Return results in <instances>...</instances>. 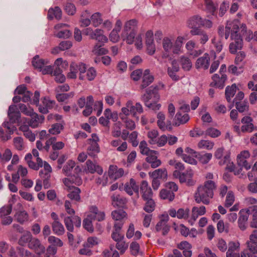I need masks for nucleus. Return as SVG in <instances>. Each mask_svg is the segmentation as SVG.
I'll list each match as a JSON object with an SVG mask.
<instances>
[{
	"instance_id": "obj_38",
	"label": "nucleus",
	"mask_w": 257,
	"mask_h": 257,
	"mask_svg": "<svg viewBox=\"0 0 257 257\" xmlns=\"http://www.w3.org/2000/svg\"><path fill=\"white\" fill-rule=\"evenodd\" d=\"M249 213H253L252 219L250 222V226L252 228H257V205H253L248 209Z\"/></svg>"
},
{
	"instance_id": "obj_17",
	"label": "nucleus",
	"mask_w": 257,
	"mask_h": 257,
	"mask_svg": "<svg viewBox=\"0 0 257 257\" xmlns=\"http://www.w3.org/2000/svg\"><path fill=\"white\" fill-rule=\"evenodd\" d=\"M239 216L238 219V225L240 230L243 231L246 229V222L249 214L248 209H242L239 211Z\"/></svg>"
},
{
	"instance_id": "obj_59",
	"label": "nucleus",
	"mask_w": 257,
	"mask_h": 257,
	"mask_svg": "<svg viewBox=\"0 0 257 257\" xmlns=\"http://www.w3.org/2000/svg\"><path fill=\"white\" fill-rule=\"evenodd\" d=\"M48 241L52 246L62 247L63 245V241L59 238L54 236H50L48 237Z\"/></svg>"
},
{
	"instance_id": "obj_36",
	"label": "nucleus",
	"mask_w": 257,
	"mask_h": 257,
	"mask_svg": "<svg viewBox=\"0 0 257 257\" xmlns=\"http://www.w3.org/2000/svg\"><path fill=\"white\" fill-rule=\"evenodd\" d=\"M54 17L57 20L62 18V11L58 7H55L54 9L51 8L48 11V18L52 19Z\"/></svg>"
},
{
	"instance_id": "obj_12",
	"label": "nucleus",
	"mask_w": 257,
	"mask_h": 257,
	"mask_svg": "<svg viewBox=\"0 0 257 257\" xmlns=\"http://www.w3.org/2000/svg\"><path fill=\"white\" fill-rule=\"evenodd\" d=\"M140 193L144 200H147L153 197V191L147 181L144 180L140 185Z\"/></svg>"
},
{
	"instance_id": "obj_2",
	"label": "nucleus",
	"mask_w": 257,
	"mask_h": 257,
	"mask_svg": "<svg viewBox=\"0 0 257 257\" xmlns=\"http://www.w3.org/2000/svg\"><path fill=\"white\" fill-rule=\"evenodd\" d=\"M164 87V84L152 86L146 90V93L142 96L141 99L147 107L153 110L160 109L161 104L157 103L160 99L158 91L161 88H163Z\"/></svg>"
},
{
	"instance_id": "obj_13",
	"label": "nucleus",
	"mask_w": 257,
	"mask_h": 257,
	"mask_svg": "<svg viewBox=\"0 0 257 257\" xmlns=\"http://www.w3.org/2000/svg\"><path fill=\"white\" fill-rule=\"evenodd\" d=\"M202 18L199 15H194L189 18L187 21V25L188 28L191 29V34L196 29H201Z\"/></svg>"
},
{
	"instance_id": "obj_9",
	"label": "nucleus",
	"mask_w": 257,
	"mask_h": 257,
	"mask_svg": "<svg viewBox=\"0 0 257 257\" xmlns=\"http://www.w3.org/2000/svg\"><path fill=\"white\" fill-rule=\"evenodd\" d=\"M168 215H163L160 220L156 225V231L159 232L162 231V235L164 236L167 234L170 229V226L168 224Z\"/></svg>"
},
{
	"instance_id": "obj_20",
	"label": "nucleus",
	"mask_w": 257,
	"mask_h": 257,
	"mask_svg": "<svg viewBox=\"0 0 257 257\" xmlns=\"http://www.w3.org/2000/svg\"><path fill=\"white\" fill-rule=\"evenodd\" d=\"M190 34L192 36H197V40L202 45H204L209 40L207 32L202 29H196Z\"/></svg>"
},
{
	"instance_id": "obj_18",
	"label": "nucleus",
	"mask_w": 257,
	"mask_h": 257,
	"mask_svg": "<svg viewBox=\"0 0 257 257\" xmlns=\"http://www.w3.org/2000/svg\"><path fill=\"white\" fill-rule=\"evenodd\" d=\"M250 156L248 151H243L240 152L237 156V164L239 166L244 167L246 170L250 168V165L247 163L246 159Z\"/></svg>"
},
{
	"instance_id": "obj_62",
	"label": "nucleus",
	"mask_w": 257,
	"mask_h": 257,
	"mask_svg": "<svg viewBox=\"0 0 257 257\" xmlns=\"http://www.w3.org/2000/svg\"><path fill=\"white\" fill-rule=\"evenodd\" d=\"M140 153L143 155H147L154 150H151L148 147L147 142L145 141H142L140 142L139 145Z\"/></svg>"
},
{
	"instance_id": "obj_24",
	"label": "nucleus",
	"mask_w": 257,
	"mask_h": 257,
	"mask_svg": "<svg viewBox=\"0 0 257 257\" xmlns=\"http://www.w3.org/2000/svg\"><path fill=\"white\" fill-rule=\"evenodd\" d=\"M86 168L85 169L86 172L93 174L95 172L101 175L103 173L102 168L99 165L94 164L91 160H88L86 162Z\"/></svg>"
},
{
	"instance_id": "obj_41",
	"label": "nucleus",
	"mask_w": 257,
	"mask_h": 257,
	"mask_svg": "<svg viewBox=\"0 0 257 257\" xmlns=\"http://www.w3.org/2000/svg\"><path fill=\"white\" fill-rule=\"evenodd\" d=\"M91 216L87 215L83 220V226L88 232H93L94 231V227L92 224V221L94 220L92 219Z\"/></svg>"
},
{
	"instance_id": "obj_52",
	"label": "nucleus",
	"mask_w": 257,
	"mask_h": 257,
	"mask_svg": "<svg viewBox=\"0 0 257 257\" xmlns=\"http://www.w3.org/2000/svg\"><path fill=\"white\" fill-rule=\"evenodd\" d=\"M168 164L172 166H174L175 170H178L179 172H181L185 170V166L184 164L176 160L175 159H171L169 161Z\"/></svg>"
},
{
	"instance_id": "obj_42",
	"label": "nucleus",
	"mask_w": 257,
	"mask_h": 257,
	"mask_svg": "<svg viewBox=\"0 0 257 257\" xmlns=\"http://www.w3.org/2000/svg\"><path fill=\"white\" fill-rule=\"evenodd\" d=\"M179 62L182 69L185 71H189L192 67V63L190 59L185 56L180 58Z\"/></svg>"
},
{
	"instance_id": "obj_50",
	"label": "nucleus",
	"mask_w": 257,
	"mask_h": 257,
	"mask_svg": "<svg viewBox=\"0 0 257 257\" xmlns=\"http://www.w3.org/2000/svg\"><path fill=\"white\" fill-rule=\"evenodd\" d=\"M235 104L236 109L239 112H243L249 110V105L246 101H236Z\"/></svg>"
},
{
	"instance_id": "obj_23",
	"label": "nucleus",
	"mask_w": 257,
	"mask_h": 257,
	"mask_svg": "<svg viewBox=\"0 0 257 257\" xmlns=\"http://www.w3.org/2000/svg\"><path fill=\"white\" fill-rule=\"evenodd\" d=\"M69 193L67 194V197L71 200L80 202L81 201L80 193L81 190L78 187L72 186L67 189Z\"/></svg>"
},
{
	"instance_id": "obj_7",
	"label": "nucleus",
	"mask_w": 257,
	"mask_h": 257,
	"mask_svg": "<svg viewBox=\"0 0 257 257\" xmlns=\"http://www.w3.org/2000/svg\"><path fill=\"white\" fill-rule=\"evenodd\" d=\"M253 119L249 116H243L241 119L242 125L241 126V131L242 133H251L257 131V126L253 123Z\"/></svg>"
},
{
	"instance_id": "obj_45",
	"label": "nucleus",
	"mask_w": 257,
	"mask_h": 257,
	"mask_svg": "<svg viewBox=\"0 0 257 257\" xmlns=\"http://www.w3.org/2000/svg\"><path fill=\"white\" fill-rule=\"evenodd\" d=\"M236 91V86L235 84L231 86H227L225 89V97L227 101L229 102L231 98L233 97Z\"/></svg>"
},
{
	"instance_id": "obj_61",
	"label": "nucleus",
	"mask_w": 257,
	"mask_h": 257,
	"mask_svg": "<svg viewBox=\"0 0 257 257\" xmlns=\"http://www.w3.org/2000/svg\"><path fill=\"white\" fill-rule=\"evenodd\" d=\"M205 135L211 138H217L221 135V132L215 128L209 127L205 132Z\"/></svg>"
},
{
	"instance_id": "obj_63",
	"label": "nucleus",
	"mask_w": 257,
	"mask_h": 257,
	"mask_svg": "<svg viewBox=\"0 0 257 257\" xmlns=\"http://www.w3.org/2000/svg\"><path fill=\"white\" fill-rule=\"evenodd\" d=\"M12 157V153L11 150L9 149H7L5 150L4 154L2 155L0 153V159L1 162L3 163L8 162L10 160Z\"/></svg>"
},
{
	"instance_id": "obj_46",
	"label": "nucleus",
	"mask_w": 257,
	"mask_h": 257,
	"mask_svg": "<svg viewBox=\"0 0 257 257\" xmlns=\"http://www.w3.org/2000/svg\"><path fill=\"white\" fill-rule=\"evenodd\" d=\"M101 44L96 43L93 47L92 52L95 55H103L107 54L108 50L102 47Z\"/></svg>"
},
{
	"instance_id": "obj_30",
	"label": "nucleus",
	"mask_w": 257,
	"mask_h": 257,
	"mask_svg": "<svg viewBox=\"0 0 257 257\" xmlns=\"http://www.w3.org/2000/svg\"><path fill=\"white\" fill-rule=\"evenodd\" d=\"M91 39L95 40L102 43H106L108 41L107 38L103 35V31L100 29H96L94 31Z\"/></svg>"
},
{
	"instance_id": "obj_35",
	"label": "nucleus",
	"mask_w": 257,
	"mask_h": 257,
	"mask_svg": "<svg viewBox=\"0 0 257 257\" xmlns=\"http://www.w3.org/2000/svg\"><path fill=\"white\" fill-rule=\"evenodd\" d=\"M51 226L53 232L57 235H62L65 233V228L60 221L52 222Z\"/></svg>"
},
{
	"instance_id": "obj_54",
	"label": "nucleus",
	"mask_w": 257,
	"mask_h": 257,
	"mask_svg": "<svg viewBox=\"0 0 257 257\" xmlns=\"http://www.w3.org/2000/svg\"><path fill=\"white\" fill-rule=\"evenodd\" d=\"M214 145V143L207 140H201L198 144V147L200 149H205L208 150H211Z\"/></svg>"
},
{
	"instance_id": "obj_26",
	"label": "nucleus",
	"mask_w": 257,
	"mask_h": 257,
	"mask_svg": "<svg viewBox=\"0 0 257 257\" xmlns=\"http://www.w3.org/2000/svg\"><path fill=\"white\" fill-rule=\"evenodd\" d=\"M246 53L244 51H239L236 53L234 64L238 66V69L242 71V68L245 64Z\"/></svg>"
},
{
	"instance_id": "obj_33",
	"label": "nucleus",
	"mask_w": 257,
	"mask_h": 257,
	"mask_svg": "<svg viewBox=\"0 0 257 257\" xmlns=\"http://www.w3.org/2000/svg\"><path fill=\"white\" fill-rule=\"evenodd\" d=\"M136 32L134 31H127L125 32V30H123L121 34V37L123 40H126L127 44H132L134 42Z\"/></svg>"
},
{
	"instance_id": "obj_14",
	"label": "nucleus",
	"mask_w": 257,
	"mask_h": 257,
	"mask_svg": "<svg viewBox=\"0 0 257 257\" xmlns=\"http://www.w3.org/2000/svg\"><path fill=\"white\" fill-rule=\"evenodd\" d=\"M210 57L208 53H205L203 56L199 57L195 63V67L197 69H202L207 70L210 65Z\"/></svg>"
},
{
	"instance_id": "obj_22",
	"label": "nucleus",
	"mask_w": 257,
	"mask_h": 257,
	"mask_svg": "<svg viewBox=\"0 0 257 257\" xmlns=\"http://www.w3.org/2000/svg\"><path fill=\"white\" fill-rule=\"evenodd\" d=\"M54 100H50L44 98L42 103L39 106L38 109L40 112L46 114L48 112V110L53 108L55 105Z\"/></svg>"
},
{
	"instance_id": "obj_56",
	"label": "nucleus",
	"mask_w": 257,
	"mask_h": 257,
	"mask_svg": "<svg viewBox=\"0 0 257 257\" xmlns=\"http://www.w3.org/2000/svg\"><path fill=\"white\" fill-rule=\"evenodd\" d=\"M98 243V239L95 236H90L88 237L87 241L84 242L83 246H87L88 248H92Z\"/></svg>"
},
{
	"instance_id": "obj_51",
	"label": "nucleus",
	"mask_w": 257,
	"mask_h": 257,
	"mask_svg": "<svg viewBox=\"0 0 257 257\" xmlns=\"http://www.w3.org/2000/svg\"><path fill=\"white\" fill-rule=\"evenodd\" d=\"M144 206V210L148 213L153 212L156 206L155 202L152 198L147 199Z\"/></svg>"
},
{
	"instance_id": "obj_25",
	"label": "nucleus",
	"mask_w": 257,
	"mask_h": 257,
	"mask_svg": "<svg viewBox=\"0 0 257 257\" xmlns=\"http://www.w3.org/2000/svg\"><path fill=\"white\" fill-rule=\"evenodd\" d=\"M29 116L31 118L29 120L28 123L30 126L34 128L37 127L39 124L41 123L44 119L43 115H38V114L34 112Z\"/></svg>"
},
{
	"instance_id": "obj_39",
	"label": "nucleus",
	"mask_w": 257,
	"mask_h": 257,
	"mask_svg": "<svg viewBox=\"0 0 257 257\" xmlns=\"http://www.w3.org/2000/svg\"><path fill=\"white\" fill-rule=\"evenodd\" d=\"M110 144L114 147H117L116 150L118 152H124L127 149V144L126 142H122L120 140H113L111 142Z\"/></svg>"
},
{
	"instance_id": "obj_55",
	"label": "nucleus",
	"mask_w": 257,
	"mask_h": 257,
	"mask_svg": "<svg viewBox=\"0 0 257 257\" xmlns=\"http://www.w3.org/2000/svg\"><path fill=\"white\" fill-rule=\"evenodd\" d=\"M13 143L15 148L19 151H22L25 148L23 139L22 137H18L14 138L13 139Z\"/></svg>"
},
{
	"instance_id": "obj_47",
	"label": "nucleus",
	"mask_w": 257,
	"mask_h": 257,
	"mask_svg": "<svg viewBox=\"0 0 257 257\" xmlns=\"http://www.w3.org/2000/svg\"><path fill=\"white\" fill-rule=\"evenodd\" d=\"M195 157H196L202 164H206L211 159L212 155L210 153H206L204 154L198 153L197 155H195Z\"/></svg>"
},
{
	"instance_id": "obj_6",
	"label": "nucleus",
	"mask_w": 257,
	"mask_h": 257,
	"mask_svg": "<svg viewBox=\"0 0 257 257\" xmlns=\"http://www.w3.org/2000/svg\"><path fill=\"white\" fill-rule=\"evenodd\" d=\"M240 23L239 21L235 20L231 22H227L224 28V37L227 40L230 35V38L233 39L238 33Z\"/></svg>"
},
{
	"instance_id": "obj_57",
	"label": "nucleus",
	"mask_w": 257,
	"mask_h": 257,
	"mask_svg": "<svg viewBox=\"0 0 257 257\" xmlns=\"http://www.w3.org/2000/svg\"><path fill=\"white\" fill-rule=\"evenodd\" d=\"M147 136L149 139V143L151 145L156 144L158 132L157 130H152L148 133Z\"/></svg>"
},
{
	"instance_id": "obj_4",
	"label": "nucleus",
	"mask_w": 257,
	"mask_h": 257,
	"mask_svg": "<svg viewBox=\"0 0 257 257\" xmlns=\"http://www.w3.org/2000/svg\"><path fill=\"white\" fill-rule=\"evenodd\" d=\"M193 175V171L190 168H187L184 172L175 170L173 172V176L178 179L181 183H186L189 186H193L195 184V182L192 179Z\"/></svg>"
},
{
	"instance_id": "obj_53",
	"label": "nucleus",
	"mask_w": 257,
	"mask_h": 257,
	"mask_svg": "<svg viewBox=\"0 0 257 257\" xmlns=\"http://www.w3.org/2000/svg\"><path fill=\"white\" fill-rule=\"evenodd\" d=\"M138 22L135 19L131 20L126 22L124 27V30L125 32L127 31H137L136 28Z\"/></svg>"
},
{
	"instance_id": "obj_10",
	"label": "nucleus",
	"mask_w": 257,
	"mask_h": 257,
	"mask_svg": "<svg viewBox=\"0 0 257 257\" xmlns=\"http://www.w3.org/2000/svg\"><path fill=\"white\" fill-rule=\"evenodd\" d=\"M232 42L229 45V51L232 54H235L238 50H240L243 47V40L239 34L231 39Z\"/></svg>"
},
{
	"instance_id": "obj_1",
	"label": "nucleus",
	"mask_w": 257,
	"mask_h": 257,
	"mask_svg": "<svg viewBox=\"0 0 257 257\" xmlns=\"http://www.w3.org/2000/svg\"><path fill=\"white\" fill-rule=\"evenodd\" d=\"M217 186L214 181L212 180L205 181L203 185L198 187L194 194L195 201L197 203L202 202L207 205L210 203V199L214 196V190L216 189Z\"/></svg>"
},
{
	"instance_id": "obj_44",
	"label": "nucleus",
	"mask_w": 257,
	"mask_h": 257,
	"mask_svg": "<svg viewBox=\"0 0 257 257\" xmlns=\"http://www.w3.org/2000/svg\"><path fill=\"white\" fill-rule=\"evenodd\" d=\"M217 229L219 233L223 232L228 233L230 231L231 228L228 223H224L222 220H220L217 224Z\"/></svg>"
},
{
	"instance_id": "obj_16",
	"label": "nucleus",
	"mask_w": 257,
	"mask_h": 257,
	"mask_svg": "<svg viewBox=\"0 0 257 257\" xmlns=\"http://www.w3.org/2000/svg\"><path fill=\"white\" fill-rule=\"evenodd\" d=\"M157 124L159 127L163 130H171L172 129V123L171 119L168 120L167 123L165 122V115L162 112H159L157 114Z\"/></svg>"
},
{
	"instance_id": "obj_60",
	"label": "nucleus",
	"mask_w": 257,
	"mask_h": 257,
	"mask_svg": "<svg viewBox=\"0 0 257 257\" xmlns=\"http://www.w3.org/2000/svg\"><path fill=\"white\" fill-rule=\"evenodd\" d=\"M205 5L208 13L212 15H215L216 8L212 0H205Z\"/></svg>"
},
{
	"instance_id": "obj_40",
	"label": "nucleus",
	"mask_w": 257,
	"mask_h": 257,
	"mask_svg": "<svg viewBox=\"0 0 257 257\" xmlns=\"http://www.w3.org/2000/svg\"><path fill=\"white\" fill-rule=\"evenodd\" d=\"M15 218L18 222L23 224L28 220L29 215L26 211H20L15 214Z\"/></svg>"
},
{
	"instance_id": "obj_32",
	"label": "nucleus",
	"mask_w": 257,
	"mask_h": 257,
	"mask_svg": "<svg viewBox=\"0 0 257 257\" xmlns=\"http://www.w3.org/2000/svg\"><path fill=\"white\" fill-rule=\"evenodd\" d=\"M111 198L112 204H113L114 203L115 205L118 207H123L124 205H126L127 202L126 199L125 197L119 194H114L111 197Z\"/></svg>"
},
{
	"instance_id": "obj_58",
	"label": "nucleus",
	"mask_w": 257,
	"mask_h": 257,
	"mask_svg": "<svg viewBox=\"0 0 257 257\" xmlns=\"http://www.w3.org/2000/svg\"><path fill=\"white\" fill-rule=\"evenodd\" d=\"M64 128L62 123H57L52 125L51 128L49 129V132L50 134L56 135L59 134Z\"/></svg>"
},
{
	"instance_id": "obj_21",
	"label": "nucleus",
	"mask_w": 257,
	"mask_h": 257,
	"mask_svg": "<svg viewBox=\"0 0 257 257\" xmlns=\"http://www.w3.org/2000/svg\"><path fill=\"white\" fill-rule=\"evenodd\" d=\"M157 152L153 151L148 154L146 161L151 165L152 168H156L161 165V161L156 156Z\"/></svg>"
},
{
	"instance_id": "obj_11",
	"label": "nucleus",
	"mask_w": 257,
	"mask_h": 257,
	"mask_svg": "<svg viewBox=\"0 0 257 257\" xmlns=\"http://www.w3.org/2000/svg\"><path fill=\"white\" fill-rule=\"evenodd\" d=\"M28 247L38 255L44 253L45 251V246L41 243V241L36 237H34L31 240L30 243L28 244Z\"/></svg>"
},
{
	"instance_id": "obj_5",
	"label": "nucleus",
	"mask_w": 257,
	"mask_h": 257,
	"mask_svg": "<svg viewBox=\"0 0 257 257\" xmlns=\"http://www.w3.org/2000/svg\"><path fill=\"white\" fill-rule=\"evenodd\" d=\"M86 67L85 64L80 63L77 64L75 62H72L70 66V72L68 73L67 77L69 79H75L77 77V73L80 72L79 79L83 80V73L86 72Z\"/></svg>"
},
{
	"instance_id": "obj_29",
	"label": "nucleus",
	"mask_w": 257,
	"mask_h": 257,
	"mask_svg": "<svg viewBox=\"0 0 257 257\" xmlns=\"http://www.w3.org/2000/svg\"><path fill=\"white\" fill-rule=\"evenodd\" d=\"M32 63L35 69L40 71V69L48 64V61L47 60L40 58L39 55H36L33 58Z\"/></svg>"
},
{
	"instance_id": "obj_28",
	"label": "nucleus",
	"mask_w": 257,
	"mask_h": 257,
	"mask_svg": "<svg viewBox=\"0 0 257 257\" xmlns=\"http://www.w3.org/2000/svg\"><path fill=\"white\" fill-rule=\"evenodd\" d=\"M149 175L152 178L161 179L166 180L167 179V171L165 168L158 169L152 172L149 173Z\"/></svg>"
},
{
	"instance_id": "obj_37",
	"label": "nucleus",
	"mask_w": 257,
	"mask_h": 257,
	"mask_svg": "<svg viewBox=\"0 0 257 257\" xmlns=\"http://www.w3.org/2000/svg\"><path fill=\"white\" fill-rule=\"evenodd\" d=\"M159 195L161 199L168 200L169 201H172L175 198L174 193L171 190L165 189H162L160 192Z\"/></svg>"
},
{
	"instance_id": "obj_64",
	"label": "nucleus",
	"mask_w": 257,
	"mask_h": 257,
	"mask_svg": "<svg viewBox=\"0 0 257 257\" xmlns=\"http://www.w3.org/2000/svg\"><path fill=\"white\" fill-rule=\"evenodd\" d=\"M247 248L244 249L241 253V257H257L255 254L257 252H254L248 246V241L246 242Z\"/></svg>"
},
{
	"instance_id": "obj_27",
	"label": "nucleus",
	"mask_w": 257,
	"mask_h": 257,
	"mask_svg": "<svg viewBox=\"0 0 257 257\" xmlns=\"http://www.w3.org/2000/svg\"><path fill=\"white\" fill-rule=\"evenodd\" d=\"M190 119L189 115L187 113L182 114L180 111L176 113L174 120V125L179 126L181 124L186 123Z\"/></svg>"
},
{
	"instance_id": "obj_3",
	"label": "nucleus",
	"mask_w": 257,
	"mask_h": 257,
	"mask_svg": "<svg viewBox=\"0 0 257 257\" xmlns=\"http://www.w3.org/2000/svg\"><path fill=\"white\" fill-rule=\"evenodd\" d=\"M183 38L178 37L174 44L171 40L168 37H165L163 40V47L166 52H169L171 50L174 54H178L181 50L182 45Z\"/></svg>"
},
{
	"instance_id": "obj_8",
	"label": "nucleus",
	"mask_w": 257,
	"mask_h": 257,
	"mask_svg": "<svg viewBox=\"0 0 257 257\" xmlns=\"http://www.w3.org/2000/svg\"><path fill=\"white\" fill-rule=\"evenodd\" d=\"M64 222L67 229L70 232H73L74 225L79 227L81 224V218L76 215L67 216L64 218Z\"/></svg>"
},
{
	"instance_id": "obj_19",
	"label": "nucleus",
	"mask_w": 257,
	"mask_h": 257,
	"mask_svg": "<svg viewBox=\"0 0 257 257\" xmlns=\"http://www.w3.org/2000/svg\"><path fill=\"white\" fill-rule=\"evenodd\" d=\"M89 146L87 149V154L90 157L95 158L97 154L100 152V148L97 142V140L88 139Z\"/></svg>"
},
{
	"instance_id": "obj_34",
	"label": "nucleus",
	"mask_w": 257,
	"mask_h": 257,
	"mask_svg": "<svg viewBox=\"0 0 257 257\" xmlns=\"http://www.w3.org/2000/svg\"><path fill=\"white\" fill-rule=\"evenodd\" d=\"M33 238V236L31 233L29 231H26L19 238L18 243L21 246H25L27 243L28 244L30 243Z\"/></svg>"
},
{
	"instance_id": "obj_31",
	"label": "nucleus",
	"mask_w": 257,
	"mask_h": 257,
	"mask_svg": "<svg viewBox=\"0 0 257 257\" xmlns=\"http://www.w3.org/2000/svg\"><path fill=\"white\" fill-rule=\"evenodd\" d=\"M248 246L254 252H257V229L252 230L249 237Z\"/></svg>"
},
{
	"instance_id": "obj_48",
	"label": "nucleus",
	"mask_w": 257,
	"mask_h": 257,
	"mask_svg": "<svg viewBox=\"0 0 257 257\" xmlns=\"http://www.w3.org/2000/svg\"><path fill=\"white\" fill-rule=\"evenodd\" d=\"M40 177L43 180V185L45 188H48L50 186L49 183V179L51 177V173L44 172L43 170H41L39 172Z\"/></svg>"
},
{
	"instance_id": "obj_15",
	"label": "nucleus",
	"mask_w": 257,
	"mask_h": 257,
	"mask_svg": "<svg viewBox=\"0 0 257 257\" xmlns=\"http://www.w3.org/2000/svg\"><path fill=\"white\" fill-rule=\"evenodd\" d=\"M226 79L227 76L225 74H221L220 77L218 74H215L212 76V82L210 83V86L222 89Z\"/></svg>"
},
{
	"instance_id": "obj_43",
	"label": "nucleus",
	"mask_w": 257,
	"mask_h": 257,
	"mask_svg": "<svg viewBox=\"0 0 257 257\" xmlns=\"http://www.w3.org/2000/svg\"><path fill=\"white\" fill-rule=\"evenodd\" d=\"M91 21L92 25L94 27H97L100 26L103 22L102 15L99 12L93 14L91 16Z\"/></svg>"
},
{
	"instance_id": "obj_49",
	"label": "nucleus",
	"mask_w": 257,
	"mask_h": 257,
	"mask_svg": "<svg viewBox=\"0 0 257 257\" xmlns=\"http://www.w3.org/2000/svg\"><path fill=\"white\" fill-rule=\"evenodd\" d=\"M126 213L122 209L114 210L111 212L112 218L115 220L120 221L126 217Z\"/></svg>"
}]
</instances>
